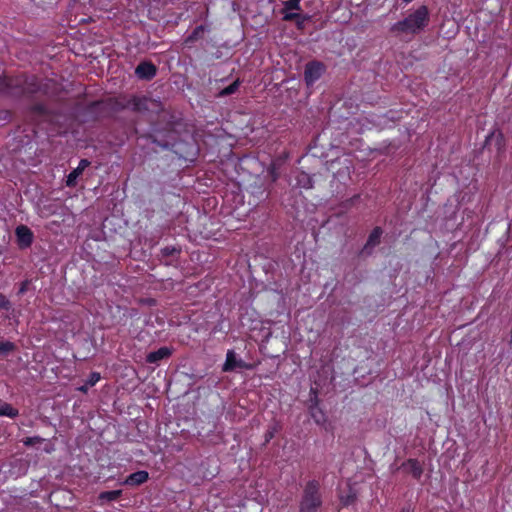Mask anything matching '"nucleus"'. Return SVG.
<instances>
[{"instance_id": "f257e3e1", "label": "nucleus", "mask_w": 512, "mask_h": 512, "mask_svg": "<svg viewBox=\"0 0 512 512\" xmlns=\"http://www.w3.org/2000/svg\"><path fill=\"white\" fill-rule=\"evenodd\" d=\"M59 92L60 85L52 79L41 81L36 76L24 74L0 77V93L7 96L25 97L31 100L37 97H45L49 100H55Z\"/></svg>"}, {"instance_id": "f03ea898", "label": "nucleus", "mask_w": 512, "mask_h": 512, "mask_svg": "<svg viewBox=\"0 0 512 512\" xmlns=\"http://www.w3.org/2000/svg\"><path fill=\"white\" fill-rule=\"evenodd\" d=\"M429 9L426 5L419 6L403 20L392 25L391 31L396 34H418L429 23Z\"/></svg>"}, {"instance_id": "7ed1b4c3", "label": "nucleus", "mask_w": 512, "mask_h": 512, "mask_svg": "<svg viewBox=\"0 0 512 512\" xmlns=\"http://www.w3.org/2000/svg\"><path fill=\"white\" fill-rule=\"evenodd\" d=\"M323 505V494L319 480H308L302 491L299 512H320Z\"/></svg>"}, {"instance_id": "20e7f679", "label": "nucleus", "mask_w": 512, "mask_h": 512, "mask_svg": "<svg viewBox=\"0 0 512 512\" xmlns=\"http://www.w3.org/2000/svg\"><path fill=\"white\" fill-rule=\"evenodd\" d=\"M326 66L318 60L309 61L304 69V81L308 87H312L325 73Z\"/></svg>"}, {"instance_id": "39448f33", "label": "nucleus", "mask_w": 512, "mask_h": 512, "mask_svg": "<svg viewBox=\"0 0 512 512\" xmlns=\"http://www.w3.org/2000/svg\"><path fill=\"white\" fill-rule=\"evenodd\" d=\"M398 470H402L404 473L411 475L415 480H420L424 473L423 464L416 458L405 460L398 467Z\"/></svg>"}, {"instance_id": "423d86ee", "label": "nucleus", "mask_w": 512, "mask_h": 512, "mask_svg": "<svg viewBox=\"0 0 512 512\" xmlns=\"http://www.w3.org/2000/svg\"><path fill=\"white\" fill-rule=\"evenodd\" d=\"M15 236L17 245L20 249L29 248L34 241V234L32 230L23 224H20L16 227Z\"/></svg>"}, {"instance_id": "0eeeda50", "label": "nucleus", "mask_w": 512, "mask_h": 512, "mask_svg": "<svg viewBox=\"0 0 512 512\" xmlns=\"http://www.w3.org/2000/svg\"><path fill=\"white\" fill-rule=\"evenodd\" d=\"M383 234V229L379 226H376L373 228V230L370 232L367 241L365 245L363 246L362 250L360 251V256H370L373 253L374 247L380 244L381 237Z\"/></svg>"}, {"instance_id": "6e6552de", "label": "nucleus", "mask_w": 512, "mask_h": 512, "mask_svg": "<svg viewBox=\"0 0 512 512\" xmlns=\"http://www.w3.org/2000/svg\"><path fill=\"white\" fill-rule=\"evenodd\" d=\"M181 252L180 246H166L160 250V259L166 266H176Z\"/></svg>"}, {"instance_id": "1a4fd4ad", "label": "nucleus", "mask_w": 512, "mask_h": 512, "mask_svg": "<svg viewBox=\"0 0 512 512\" xmlns=\"http://www.w3.org/2000/svg\"><path fill=\"white\" fill-rule=\"evenodd\" d=\"M250 369V365H248L242 359H237L236 353L234 350H228L226 354V360L223 364L222 371L223 372H232L236 369Z\"/></svg>"}, {"instance_id": "9d476101", "label": "nucleus", "mask_w": 512, "mask_h": 512, "mask_svg": "<svg viewBox=\"0 0 512 512\" xmlns=\"http://www.w3.org/2000/svg\"><path fill=\"white\" fill-rule=\"evenodd\" d=\"M157 74V67L151 61H142L135 68V75L141 79L150 81Z\"/></svg>"}, {"instance_id": "9b49d317", "label": "nucleus", "mask_w": 512, "mask_h": 512, "mask_svg": "<svg viewBox=\"0 0 512 512\" xmlns=\"http://www.w3.org/2000/svg\"><path fill=\"white\" fill-rule=\"evenodd\" d=\"M149 98L133 95L122 108L131 109L133 112H144L149 109Z\"/></svg>"}, {"instance_id": "f8f14e48", "label": "nucleus", "mask_w": 512, "mask_h": 512, "mask_svg": "<svg viewBox=\"0 0 512 512\" xmlns=\"http://www.w3.org/2000/svg\"><path fill=\"white\" fill-rule=\"evenodd\" d=\"M0 309L7 312L4 319L13 321L16 325L19 323V313L12 307L10 300L4 294H0Z\"/></svg>"}, {"instance_id": "ddd939ff", "label": "nucleus", "mask_w": 512, "mask_h": 512, "mask_svg": "<svg viewBox=\"0 0 512 512\" xmlns=\"http://www.w3.org/2000/svg\"><path fill=\"white\" fill-rule=\"evenodd\" d=\"M282 19L287 22H295V25L298 30H303L305 27V24L310 21L311 16L309 14H303V13H285L284 16H282Z\"/></svg>"}, {"instance_id": "4468645a", "label": "nucleus", "mask_w": 512, "mask_h": 512, "mask_svg": "<svg viewBox=\"0 0 512 512\" xmlns=\"http://www.w3.org/2000/svg\"><path fill=\"white\" fill-rule=\"evenodd\" d=\"M173 350L169 347H160L156 351L149 352L146 356V362L156 364L163 359H167L172 355Z\"/></svg>"}, {"instance_id": "2eb2a0df", "label": "nucleus", "mask_w": 512, "mask_h": 512, "mask_svg": "<svg viewBox=\"0 0 512 512\" xmlns=\"http://www.w3.org/2000/svg\"><path fill=\"white\" fill-rule=\"evenodd\" d=\"M148 479L149 473L145 470H139L128 475L124 480V484L129 486H139L145 483Z\"/></svg>"}, {"instance_id": "dca6fc26", "label": "nucleus", "mask_w": 512, "mask_h": 512, "mask_svg": "<svg viewBox=\"0 0 512 512\" xmlns=\"http://www.w3.org/2000/svg\"><path fill=\"white\" fill-rule=\"evenodd\" d=\"M19 415L18 409L14 408L11 404L0 399V416H6L11 419Z\"/></svg>"}, {"instance_id": "f3484780", "label": "nucleus", "mask_w": 512, "mask_h": 512, "mask_svg": "<svg viewBox=\"0 0 512 512\" xmlns=\"http://www.w3.org/2000/svg\"><path fill=\"white\" fill-rule=\"evenodd\" d=\"M206 31L205 25H199L194 28V30L185 38L184 44L190 45L203 37L204 32Z\"/></svg>"}, {"instance_id": "a211bd4d", "label": "nucleus", "mask_w": 512, "mask_h": 512, "mask_svg": "<svg viewBox=\"0 0 512 512\" xmlns=\"http://www.w3.org/2000/svg\"><path fill=\"white\" fill-rule=\"evenodd\" d=\"M122 495V490L103 491L99 493L98 500L104 502H112L118 500Z\"/></svg>"}, {"instance_id": "6ab92c4d", "label": "nucleus", "mask_w": 512, "mask_h": 512, "mask_svg": "<svg viewBox=\"0 0 512 512\" xmlns=\"http://www.w3.org/2000/svg\"><path fill=\"white\" fill-rule=\"evenodd\" d=\"M301 0H286L283 2V8L281 10L282 15L285 13H298L302 10L300 5Z\"/></svg>"}, {"instance_id": "aec40b11", "label": "nucleus", "mask_w": 512, "mask_h": 512, "mask_svg": "<svg viewBox=\"0 0 512 512\" xmlns=\"http://www.w3.org/2000/svg\"><path fill=\"white\" fill-rule=\"evenodd\" d=\"M242 81L238 78L233 83H231L229 86L223 88L220 90L217 94V97H226L229 95H232L236 93L241 85Z\"/></svg>"}, {"instance_id": "412c9836", "label": "nucleus", "mask_w": 512, "mask_h": 512, "mask_svg": "<svg viewBox=\"0 0 512 512\" xmlns=\"http://www.w3.org/2000/svg\"><path fill=\"white\" fill-rule=\"evenodd\" d=\"M104 101H93L87 106V112L94 114L95 118L100 117L103 114Z\"/></svg>"}, {"instance_id": "4be33fe9", "label": "nucleus", "mask_w": 512, "mask_h": 512, "mask_svg": "<svg viewBox=\"0 0 512 512\" xmlns=\"http://www.w3.org/2000/svg\"><path fill=\"white\" fill-rule=\"evenodd\" d=\"M310 416L315 421L316 424H322L326 421L325 413L319 407L315 408L313 406H308Z\"/></svg>"}, {"instance_id": "5701e85b", "label": "nucleus", "mask_w": 512, "mask_h": 512, "mask_svg": "<svg viewBox=\"0 0 512 512\" xmlns=\"http://www.w3.org/2000/svg\"><path fill=\"white\" fill-rule=\"evenodd\" d=\"M356 498V492L351 487H349L348 492L346 494L340 495V502L343 506H349L356 501Z\"/></svg>"}, {"instance_id": "b1692460", "label": "nucleus", "mask_w": 512, "mask_h": 512, "mask_svg": "<svg viewBox=\"0 0 512 512\" xmlns=\"http://www.w3.org/2000/svg\"><path fill=\"white\" fill-rule=\"evenodd\" d=\"M29 111L31 113L37 114V115H47L48 114V108L44 103H34L29 107Z\"/></svg>"}, {"instance_id": "393cba45", "label": "nucleus", "mask_w": 512, "mask_h": 512, "mask_svg": "<svg viewBox=\"0 0 512 512\" xmlns=\"http://www.w3.org/2000/svg\"><path fill=\"white\" fill-rule=\"evenodd\" d=\"M82 173L77 169H73L68 175H67V179H66V185L68 187H75L76 186V183H77V178L81 175Z\"/></svg>"}, {"instance_id": "a878e982", "label": "nucleus", "mask_w": 512, "mask_h": 512, "mask_svg": "<svg viewBox=\"0 0 512 512\" xmlns=\"http://www.w3.org/2000/svg\"><path fill=\"white\" fill-rule=\"evenodd\" d=\"M16 346L10 341H0V355L6 356L10 352L14 351Z\"/></svg>"}, {"instance_id": "bb28decb", "label": "nucleus", "mask_w": 512, "mask_h": 512, "mask_svg": "<svg viewBox=\"0 0 512 512\" xmlns=\"http://www.w3.org/2000/svg\"><path fill=\"white\" fill-rule=\"evenodd\" d=\"M298 184L305 189H310L313 186L312 179L304 172L299 175Z\"/></svg>"}, {"instance_id": "cd10ccee", "label": "nucleus", "mask_w": 512, "mask_h": 512, "mask_svg": "<svg viewBox=\"0 0 512 512\" xmlns=\"http://www.w3.org/2000/svg\"><path fill=\"white\" fill-rule=\"evenodd\" d=\"M43 442H44V438H42L40 436L26 437V438L22 439V443L26 447H32L37 444H41Z\"/></svg>"}, {"instance_id": "c85d7f7f", "label": "nucleus", "mask_w": 512, "mask_h": 512, "mask_svg": "<svg viewBox=\"0 0 512 512\" xmlns=\"http://www.w3.org/2000/svg\"><path fill=\"white\" fill-rule=\"evenodd\" d=\"M309 406H313L314 409L319 407L318 391L316 388L310 389V404H309Z\"/></svg>"}, {"instance_id": "c756f323", "label": "nucleus", "mask_w": 512, "mask_h": 512, "mask_svg": "<svg viewBox=\"0 0 512 512\" xmlns=\"http://www.w3.org/2000/svg\"><path fill=\"white\" fill-rule=\"evenodd\" d=\"M101 379V375L98 372H91L86 380L88 386H95Z\"/></svg>"}, {"instance_id": "7c9ffc66", "label": "nucleus", "mask_w": 512, "mask_h": 512, "mask_svg": "<svg viewBox=\"0 0 512 512\" xmlns=\"http://www.w3.org/2000/svg\"><path fill=\"white\" fill-rule=\"evenodd\" d=\"M29 285H30V281L29 280L22 281L21 284H20V287L18 289L17 295L18 296L24 295L27 292V290L29 288Z\"/></svg>"}, {"instance_id": "2f4dec72", "label": "nucleus", "mask_w": 512, "mask_h": 512, "mask_svg": "<svg viewBox=\"0 0 512 512\" xmlns=\"http://www.w3.org/2000/svg\"><path fill=\"white\" fill-rule=\"evenodd\" d=\"M398 512H415V505L412 503H406L398 510Z\"/></svg>"}, {"instance_id": "473e14b6", "label": "nucleus", "mask_w": 512, "mask_h": 512, "mask_svg": "<svg viewBox=\"0 0 512 512\" xmlns=\"http://www.w3.org/2000/svg\"><path fill=\"white\" fill-rule=\"evenodd\" d=\"M90 165V161L87 159H81L78 166L76 167L81 173Z\"/></svg>"}, {"instance_id": "72a5a7b5", "label": "nucleus", "mask_w": 512, "mask_h": 512, "mask_svg": "<svg viewBox=\"0 0 512 512\" xmlns=\"http://www.w3.org/2000/svg\"><path fill=\"white\" fill-rule=\"evenodd\" d=\"M90 165V161L87 159H81L78 166L76 167L81 173Z\"/></svg>"}, {"instance_id": "f704fd0d", "label": "nucleus", "mask_w": 512, "mask_h": 512, "mask_svg": "<svg viewBox=\"0 0 512 512\" xmlns=\"http://www.w3.org/2000/svg\"><path fill=\"white\" fill-rule=\"evenodd\" d=\"M90 165V161L87 159H81L78 166L76 167L81 173Z\"/></svg>"}, {"instance_id": "c9c22d12", "label": "nucleus", "mask_w": 512, "mask_h": 512, "mask_svg": "<svg viewBox=\"0 0 512 512\" xmlns=\"http://www.w3.org/2000/svg\"><path fill=\"white\" fill-rule=\"evenodd\" d=\"M358 199H359V195H355V196L351 197L350 199L346 200L345 206L346 207L352 206L354 204V202Z\"/></svg>"}, {"instance_id": "e433bc0d", "label": "nucleus", "mask_w": 512, "mask_h": 512, "mask_svg": "<svg viewBox=\"0 0 512 512\" xmlns=\"http://www.w3.org/2000/svg\"><path fill=\"white\" fill-rule=\"evenodd\" d=\"M274 437V431L269 430L265 433V442L268 443Z\"/></svg>"}, {"instance_id": "4c0bfd02", "label": "nucleus", "mask_w": 512, "mask_h": 512, "mask_svg": "<svg viewBox=\"0 0 512 512\" xmlns=\"http://www.w3.org/2000/svg\"><path fill=\"white\" fill-rule=\"evenodd\" d=\"M91 386H88L87 382H85L84 385L80 386L78 388V390L82 393H87L88 389L90 388Z\"/></svg>"}, {"instance_id": "58836bf2", "label": "nucleus", "mask_w": 512, "mask_h": 512, "mask_svg": "<svg viewBox=\"0 0 512 512\" xmlns=\"http://www.w3.org/2000/svg\"><path fill=\"white\" fill-rule=\"evenodd\" d=\"M494 136V132H491L487 137H486V142H488L492 137Z\"/></svg>"}, {"instance_id": "ea45409f", "label": "nucleus", "mask_w": 512, "mask_h": 512, "mask_svg": "<svg viewBox=\"0 0 512 512\" xmlns=\"http://www.w3.org/2000/svg\"><path fill=\"white\" fill-rule=\"evenodd\" d=\"M412 1H413V0H402V2H403L404 4H409V3H411Z\"/></svg>"}, {"instance_id": "a19ab883", "label": "nucleus", "mask_w": 512, "mask_h": 512, "mask_svg": "<svg viewBox=\"0 0 512 512\" xmlns=\"http://www.w3.org/2000/svg\"><path fill=\"white\" fill-rule=\"evenodd\" d=\"M498 137H499L500 139H502V138H503V134H502L501 132H499V133H498Z\"/></svg>"}]
</instances>
